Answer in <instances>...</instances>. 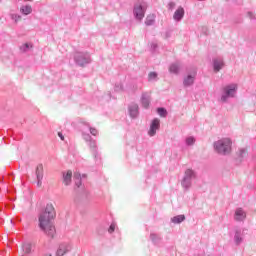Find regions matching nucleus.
Listing matches in <instances>:
<instances>
[{
  "label": "nucleus",
  "instance_id": "obj_1",
  "mask_svg": "<svg viewBox=\"0 0 256 256\" xmlns=\"http://www.w3.org/2000/svg\"><path fill=\"white\" fill-rule=\"evenodd\" d=\"M55 219V207L47 204L45 211L39 216V227L48 237H55V226L51 223Z\"/></svg>",
  "mask_w": 256,
  "mask_h": 256
},
{
  "label": "nucleus",
  "instance_id": "obj_2",
  "mask_svg": "<svg viewBox=\"0 0 256 256\" xmlns=\"http://www.w3.org/2000/svg\"><path fill=\"white\" fill-rule=\"evenodd\" d=\"M233 142L230 138H222L214 143V149L220 155H229Z\"/></svg>",
  "mask_w": 256,
  "mask_h": 256
},
{
  "label": "nucleus",
  "instance_id": "obj_3",
  "mask_svg": "<svg viewBox=\"0 0 256 256\" xmlns=\"http://www.w3.org/2000/svg\"><path fill=\"white\" fill-rule=\"evenodd\" d=\"M224 93L225 95H222L221 97V101H223V103L227 101L228 97H235V93H237V84H230L224 87Z\"/></svg>",
  "mask_w": 256,
  "mask_h": 256
},
{
  "label": "nucleus",
  "instance_id": "obj_4",
  "mask_svg": "<svg viewBox=\"0 0 256 256\" xmlns=\"http://www.w3.org/2000/svg\"><path fill=\"white\" fill-rule=\"evenodd\" d=\"M134 15L139 21L145 17V7L143 6V3L138 2L135 4Z\"/></svg>",
  "mask_w": 256,
  "mask_h": 256
},
{
  "label": "nucleus",
  "instance_id": "obj_5",
  "mask_svg": "<svg viewBox=\"0 0 256 256\" xmlns=\"http://www.w3.org/2000/svg\"><path fill=\"white\" fill-rule=\"evenodd\" d=\"M69 251H71V245L62 243L58 246L55 256H65L67 253H69Z\"/></svg>",
  "mask_w": 256,
  "mask_h": 256
},
{
  "label": "nucleus",
  "instance_id": "obj_6",
  "mask_svg": "<svg viewBox=\"0 0 256 256\" xmlns=\"http://www.w3.org/2000/svg\"><path fill=\"white\" fill-rule=\"evenodd\" d=\"M33 253V244L31 242H24L21 246L20 256H27Z\"/></svg>",
  "mask_w": 256,
  "mask_h": 256
},
{
  "label": "nucleus",
  "instance_id": "obj_7",
  "mask_svg": "<svg viewBox=\"0 0 256 256\" xmlns=\"http://www.w3.org/2000/svg\"><path fill=\"white\" fill-rule=\"evenodd\" d=\"M159 127H161V120L155 118L151 125H150V130L148 132V134L150 135V137H153L155 135V133H157Z\"/></svg>",
  "mask_w": 256,
  "mask_h": 256
},
{
  "label": "nucleus",
  "instance_id": "obj_8",
  "mask_svg": "<svg viewBox=\"0 0 256 256\" xmlns=\"http://www.w3.org/2000/svg\"><path fill=\"white\" fill-rule=\"evenodd\" d=\"M195 175V173L193 172V170L188 169L185 172V177L182 181V185L183 187H191V177H193Z\"/></svg>",
  "mask_w": 256,
  "mask_h": 256
},
{
  "label": "nucleus",
  "instance_id": "obj_9",
  "mask_svg": "<svg viewBox=\"0 0 256 256\" xmlns=\"http://www.w3.org/2000/svg\"><path fill=\"white\" fill-rule=\"evenodd\" d=\"M75 61L78 63V65H80V67H83V65H87V63H89V59L85 58L82 53H76Z\"/></svg>",
  "mask_w": 256,
  "mask_h": 256
},
{
  "label": "nucleus",
  "instance_id": "obj_10",
  "mask_svg": "<svg viewBox=\"0 0 256 256\" xmlns=\"http://www.w3.org/2000/svg\"><path fill=\"white\" fill-rule=\"evenodd\" d=\"M36 177L38 179V185L41 187V181H43V164L36 167Z\"/></svg>",
  "mask_w": 256,
  "mask_h": 256
},
{
  "label": "nucleus",
  "instance_id": "obj_11",
  "mask_svg": "<svg viewBox=\"0 0 256 256\" xmlns=\"http://www.w3.org/2000/svg\"><path fill=\"white\" fill-rule=\"evenodd\" d=\"M246 217L247 214L245 213V211H243V209L238 208L235 211V221H243Z\"/></svg>",
  "mask_w": 256,
  "mask_h": 256
},
{
  "label": "nucleus",
  "instance_id": "obj_12",
  "mask_svg": "<svg viewBox=\"0 0 256 256\" xmlns=\"http://www.w3.org/2000/svg\"><path fill=\"white\" fill-rule=\"evenodd\" d=\"M73 177V172L68 170L67 172L63 173V183L67 185H71V178Z\"/></svg>",
  "mask_w": 256,
  "mask_h": 256
},
{
  "label": "nucleus",
  "instance_id": "obj_13",
  "mask_svg": "<svg viewBox=\"0 0 256 256\" xmlns=\"http://www.w3.org/2000/svg\"><path fill=\"white\" fill-rule=\"evenodd\" d=\"M185 15V10L182 7H179L175 13H174V19L175 21H181L183 19V16Z\"/></svg>",
  "mask_w": 256,
  "mask_h": 256
},
{
  "label": "nucleus",
  "instance_id": "obj_14",
  "mask_svg": "<svg viewBox=\"0 0 256 256\" xmlns=\"http://www.w3.org/2000/svg\"><path fill=\"white\" fill-rule=\"evenodd\" d=\"M193 83H195V75H188L185 79H184V85L185 87H189L191 85H193Z\"/></svg>",
  "mask_w": 256,
  "mask_h": 256
},
{
  "label": "nucleus",
  "instance_id": "obj_15",
  "mask_svg": "<svg viewBox=\"0 0 256 256\" xmlns=\"http://www.w3.org/2000/svg\"><path fill=\"white\" fill-rule=\"evenodd\" d=\"M20 11L23 15H31L33 8H31V5L22 6L20 8Z\"/></svg>",
  "mask_w": 256,
  "mask_h": 256
},
{
  "label": "nucleus",
  "instance_id": "obj_16",
  "mask_svg": "<svg viewBox=\"0 0 256 256\" xmlns=\"http://www.w3.org/2000/svg\"><path fill=\"white\" fill-rule=\"evenodd\" d=\"M222 67H223V61L214 60V71H216V72L221 71Z\"/></svg>",
  "mask_w": 256,
  "mask_h": 256
},
{
  "label": "nucleus",
  "instance_id": "obj_17",
  "mask_svg": "<svg viewBox=\"0 0 256 256\" xmlns=\"http://www.w3.org/2000/svg\"><path fill=\"white\" fill-rule=\"evenodd\" d=\"M185 221V215H178L172 218L173 223H183Z\"/></svg>",
  "mask_w": 256,
  "mask_h": 256
},
{
  "label": "nucleus",
  "instance_id": "obj_18",
  "mask_svg": "<svg viewBox=\"0 0 256 256\" xmlns=\"http://www.w3.org/2000/svg\"><path fill=\"white\" fill-rule=\"evenodd\" d=\"M145 23L146 25H153V23H155V15L153 14L148 15Z\"/></svg>",
  "mask_w": 256,
  "mask_h": 256
},
{
  "label": "nucleus",
  "instance_id": "obj_19",
  "mask_svg": "<svg viewBox=\"0 0 256 256\" xmlns=\"http://www.w3.org/2000/svg\"><path fill=\"white\" fill-rule=\"evenodd\" d=\"M170 73H179V66L177 64H172L169 68Z\"/></svg>",
  "mask_w": 256,
  "mask_h": 256
},
{
  "label": "nucleus",
  "instance_id": "obj_20",
  "mask_svg": "<svg viewBox=\"0 0 256 256\" xmlns=\"http://www.w3.org/2000/svg\"><path fill=\"white\" fill-rule=\"evenodd\" d=\"M157 113L160 117H167V110L165 108H158Z\"/></svg>",
  "mask_w": 256,
  "mask_h": 256
},
{
  "label": "nucleus",
  "instance_id": "obj_21",
  "mask_svg": "<svg viewBox=\"0 0 256 256\" xmlns=\"http://www.w3.org/2000/svg\"><path fill=\"white\" fill-rule=\"evenodd\" d=\"M142 105H143V107H145V109H147V107H149V98L143 96L142 97Z\"/></svg>",
  "mask_w": 256,
  "mask_h": 256
},
{
  "label": "nucleus",
  "instance_id": "obj_22",
  "mask_svg": "<svg viewBox=\"0 0 256 256\" xmlns=\"http://www.w3.org/2000/svg\"><path fill=\"white\" fill-rule=\"evenodd\" d=\"M32 47H33V45L26 43V44L22 45V46L20 47V49H21L22 51H29V49H31Z\"/></svg>",
  "mask_w": 256,
  "mask_h": 256
},
{
  "label": "nucleus",
  "instance_id": "obj_23",
  "mask_svg": "<svg viewBox=\"0 0 256 256\" xmlns=\"http://www.w3.org/2000/svg\"><path fill=\"white\" fill-rule=\"evenodd\" d=\"M74 179H76V181H78V185H81V174L80 173H75L74 174Z\"/></svg>",
  "mask_w": 256,
  "mask_h": 256
},
{
  "label": "nucleus",
  "instance_id": "obj_24",
  "mask_svg": "<svg viewBox=\"0 0 256 256\" xmlns=\"http://www.w3.org/2000/svg\"><path fill=\"white\" fill-rule=\"evenodd\" d=\"M186 143H187V145H193V143H195V138H193V137L187 138Z\"/></svg>",
  "mask_w": 256,
  "mask_h": 256
},
{
  "label": "nucleus",
  "instance_id": "obj_25",
  "mask_svg": "<svg viewBox=\"0 0 256 256\" xmlns=\"http://www.w3.org/2000/svg\"><path fill=\"white\" fill-rule=\"evenodd\" d=\"M153 79H157V73L155 72H151L149 74V81L153 80Z\"/></svg>",
  "mask_w": 256,
  "mask_h": 256
},
{
  "label": "nucleus",
  "instance_id": "obj_26",
  "mask_svg": "<svg viewBox=\"0 0 256 256\" xmlns=\"http://www.w3.org/2000/svg\"><path fill=\"white\" fill-rule=\"evenodd\" d=\"M91 135L97 136L99 132L97 131V128H90Z\"/></svg>",
  "mask_w": 256,
  "mask_h": 256
},
{
  "label": "nucleus",
  "instance_id": "obj_27",
  "mask_svg": "<svg viewBox=\"0 0 256 256\" xmlns=\"http://www.w3.org/2000/svg\"><path fill=\"white\" fill-rule=\"evenodd\" d=\"M114 231H115V224H111L108 229V233H113Z\"/></svg>",
  "mask_w": 256,
  "mask_h": 256
},
{
  "label": "nucleus",
  "instance_id": "obj_28",
  "mask_svg": "<svg viewBox=\"0 0 256 256\" xmlns=\"http://www.w3.org/2000/svg\"><path fill=\"white\" fill-rule=\"evenodd\" d=\"M245 155H247V150H241L240 157H245Z\"/></svg>",
  "mask_w": 256,
  "mask_h": 256
},
{
  "label": "nucleus",
  "instance_id": "obj_29",
  "mask_svg": "<svg viewBox=\"0 0 256 256\" xmlns=\"http://www.w3.org/2000/svg\"><path fill=\"white\" fill-rule=\"evenodd\" d=\"M58 137H60L61 141H65V136H63V133L58 132Z\"/></svg>",
  "mask_w": 256,
  "mask_h": 256
},
{
  "label": "nucleus",
  "instance_id": "obj_30",
  "mask_svg": "<svg viewBox=\"0 0 256 256\" xmlns=\"http://www.w3.org/2000/svg\"><path fill=\"white\" fill-rule=\"evenodd\" d=\"M169 7H170V9H173V7H175V2H170Z\"/></svg>",
  "mask_w": 256,
  "mask_h": 256
},
{
  "label": "nucleus",
  "instance_id": "obj_31",
  "mask_svg": "<svg viewBox=\"0 0 256 256\" xmlns=\"http://www.w3.org/2000/svg\"><path fill=\"white\" fill-rule=\"evenodd\" d=\"M137 113V108H135V110H134V114H136Z\"/></svg>",
  "mask_w": 256,
  "mask_h": 256
},
{
  "label": "nucleus",
  "instance_id": "obj_32",
  "mask_svg": "<svg viewBox=\"0 0 256 256\" xmlns=\"http://www.w3.org/2000/svg\"><path fill=\"white\" fill-rule=\"evenodd\" d=\"M19 21H21V16H18Z\"/></svg>",
  "mask_w": 256,
  "mask_h": 256
},
{
  "label": "nucleus",
  "instance_id": "obj_33",
  "mask_svg": "<svg viewBox=\"0 0 256 256\" xmlns=\"http://www.w3.org/2000/svg\"><path fill=\"white\" fill-rule=\"evenodd\" d=\"M24 1H31V0H24Z\"/></svg>",
  "mask_w": 256,
  "mask_h": 256
}]
</instances>
